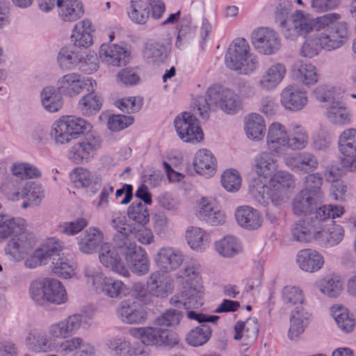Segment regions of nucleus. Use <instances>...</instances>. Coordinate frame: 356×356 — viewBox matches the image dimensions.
I'll list each match as a JSON object with an SVG mask.
<instances>
[{
	"mask_svg": "<svg viewBox=\"0 0 356 356\" xmlns=\"http://www.w3.org/2000/svg\"><path fill=\"white\" fill-rule=\"evenodd\" d=\"M273 154L271 151H264L255 156L252 169L257 177H252L248 185L251 197L264 207L282 204L296 185L295 177L291 172L283 170L274 172L278 164Z\"/></svg>",
	"mask_w": 356,
	"mask_h": 356,
	"instance_id": "obj_1",
	"label": "nucleus"
},
{
	"mask_svg": "<svg viewBox=\"0 0 356 356\" xmlns=\"http://www.w3.org/2000/svg\"><path fill=\"white\" fill-rule=\"evenodd\" d=\"M91 125L86 120L75 116H63L51 126V136L58 145L69 143L76 136L88 131L67 149L66 156L74 164L90 162L101 147L97 134L91 131Z\"/></svg>",
	"mask_w": 356,
	"mask_h": 356,
	"instance_id": "obj_2",
	"label": "nucleus"
},
{
	"mask_svg": "<svg viewBox=\"0 0 356 356\" xmlns=\"http://www.w3.org/2000/svg\"><path fill=\"white\" fill-rule=\"evenodd\" d=\"M9 236L11 238L6 245L5 252L15 261L23 260L38 242L35 234L29 229L25 219L2 215L0 216V240Z\"/></svg>",
	"mask_w": 356,
	"mask_h": 356,
	"instance_id": "obj_3",
	"label": "nucleus"
},
{
	"mask_svg": "<svg viewBox=\"0 0 356 356\" xmlns=\"http://www.w3.org/2000/svg\"><path fill=\"white\" fill-rule=\"evenodd\" d=\"M309 136L307 129L300 124H292L288 131L278 122L271 123L267 129L266 145L269 151L284 156L288 150L301 151L309 145Z\"/></svg>",
	"mask_w": 356,
	"mask_h": 356,
	"instance_id": "obj_4",
	"label": "nucleus"
},
{
	"mask_svg": "<svg viewBox=\"0 0 356 356\" xmlns=\"http://www.w3.org/2000/svg\"><path fill=\"white\" fill-rule=\"evenodd\" d=\"M241 108V101L234 91L215 86L207 90L206 97L197 98L193 111L203 119H207L211 110L220 108L227 114L234 115Z\"/></svg>",
	"mask_w": 356,
	"mask_h": 356,
	"instance_id": "obj_5",
	"label": "nucleus"
},
{
	"mask_svg": "<svg viewBox=\"0 0 356 356\" xmlns=\"http://www.w3.org/2000/svg\"><path fill=\"white\" fill-rule=\"evenodd\" d=\"M341 19L337 13H330L314 17L310 13L296 10L289 17L288 24L283 30L282 35L289 40H295L300 35H309L316 30L319 31Z\"/></svg>",
	"mask_w": 356,
	"mask_h": 356,
	"instance_id": "obj_6",
	"label": "nucleus"
},
{
	"mask_svg": "<svg viewBox=\"0 0 356 356\" xmlns=\"http://www.w3.org/2000/svg\"><path fill=\"white\" fill-rule=\"evenodd\" d=\"M225 63L227 68L240 74L249 75L259 67V58L252 51L249 42L243 38L234 39L229 45Z\"/></svg>",
	"mask_w": 356,
	"mask_h": 356,
	"instance_id": "obj_7",
	"label": "nucleus"
},
{
	"mask_svg": "<svg viewBox=\"0 0 356 356\" xmlns=\"http://www.w3.org/2000/svg\"><path fill=\"white\" fill-rule=\"evenodd\" d=\"M32 300L39 305L65 304L68 300L64 285L58 280L43 277L33 281L29 287Z\"/></svg>",
	"mask_w": 356,
	"mask_h": 356,
	"instance_id": "obj_8",
	"label": "nucleus"
},
{
	"mask_svg": "<svg viewBox=\"0 0 356 356\" xmlns=\"http://www.w3.org/2000/svg\"><path fill=\"white\" fill-rule=\"evenodd\" d=\"M120 234L113 238V244L104 243L101 245L98 258L99 262L108 270L124 277H129L130 273L120 255L124 257V252L130 241H122Z\"/></svg>",
	"mask_w": 356,
	"mask_h": 356,
	"instance_id": "obj_9",
	"label": "nucleus"
},
{
	"mask_svg": "<svg viewBox=\"0 0 356 356\" xmlns=\"http://www.w3.org/2000/svg\"><path fill=\"white\" fill-rule=\"evenodd\" d=\"M128 332L131 337L139 339L141 343L145 346H173L179 343V337L177 333L159 327H131Z\"/></svg>",
	"mask_w": 356,
	"mask_h": 356,
	"instance_id": "obj_10",
	"label": "nucleus"
},
{
	"mask_svg": "<svg viewBox=\"0 0 356 356\" xmlns=\"http://www.w3.org/2000/svg\"><path fill=\"white\" fill-rule=\"evenodd\" d=\"M174 124L178 136L183 142L197 143L204 138L197 119L189 112H183L177 115Z\"/></svg>",
	"mask_w": 356,
	"mask_h": 356,
	"instance_id": "obj_11",
	"label": "nucleus"
},
{
	"mask_svg": "<svg viewBox=\"0 0 356 356\" xmlns=\"http://www.w3.org/2000/svg\"><path fill=\"white\" fill-rule=\"evenodd\" d=\"M251 42L258 53L266 56L275 54L281 47L279 34L267 27L254 29L251 34Z\"/></svg>",
	"mask_w": 356,
	"mask_h": 356,
	"instance_id": "obj_12",
	"label": "nucleus"
},
{
	"mask_svg": "<svg viewBox=\"0 0 356 356\" xmlns=\"http://www.w3.org/2000/svg\"><path fill=\"white\" fill-rule=\"evenodd\" d=\"M83 323L86 316L81 314H71L47 327V334L51 339H65L76 334Z\"/></svg>",
	"mask_w": 356,
	"mask_h": 356,
	"instance_id": "obj_13",
	"label": "nucleus"
},
{
	"mask_svg": "<svg viewBox=\"0 0 356 356\" xmlns=\"http://www.w3.org/2000/svg\"><path fill=\"white\" fill-rule=\"evenodd\" d=\"M96 86V81L90 77H83L80 74L70 72L60 76L57 81L58 90L65 96L74 97L83 90L89 91Z\"/></svg>",
	"mask_w": 356,
	"mask_h": 356,
	"instance_id": "obj_14",
	"label": "nucleus"
},
{
	"mask_svg": "<svg viewBox=\"0 0 356 356\" xmlns=\"http://www.w3.org/2000/svg\"><path fill=\"white\" fill-rule=\"evenodd\" d=\"M307 216L296 222L291 229L292 238L302 243H318L321 222L318 218Z\"/></svg>",
	"mask_w": 356,
	"mask_h": 356,
	"instance_id": "obj_15",
	"label": "nucleus"
},
{
	"mask_svg": "<svg viewBox=\"0 0 356 356\" xmlns=\"http://www.w3.org/2000/svg\"><path fill=\"white\" fill-rule=\"evenodd\" d=\"M60 242L54 238H48L34 250L24 261V266L30 269L46 265L52 256L61 251Z\"/></svg>",
	"mask_w": 356,
	"mask_h": 356,
	"instance_id": "obj_16",
	"label": "nucleus"
},
{
	"mask_svg": "<svg viewBox=\"0 0 356 356\" xmlns=\"http://www.w3.org/2000/svg\"><path fill=\"white\" fill-rule=\"evenodd\" d=\"M118 318L124 324L140 325L145 323L147 316L144 308L133 300L121 301L115 310Z\"/></svg>",
	"mask_w": 356,
	"mask_h": 356,
	"instance_id": "obj_17",
	"label": "nucleus"
},
{
	"mask_svg": "<svg viewBox=\"0 0 356 356\" xmlns=\"http://www.w3.org/2000/svg\"><path fill=\"white\" fill-rule=\"evenodd\" d=\"M284 165L294 172L309 173L318 168L316 156L309 152H299L284 154L282 158Z\"/></svg>",
	"mask_w": 356,
	"mask_h": 356,
	"instance_id": "obj_18",
	"label": "nucleus"
},
{
	"mask_svg": "<svg viewBox=\"0 0 356 356\" xmlns=\"http://www.w3.org/2000/svg\"><path fill=\"white\" fill-rule=\"evenodd\" d=\"M339 150L343 158V167L350 172L356 171V129L344 130L339 138Z\"/></svg>",
	"mask_w": 356,
	"mask_h": 356,
	"instance_id": "obj_19",
	"label": "nucleus"
},
{
	"mask_svg": "<svg viewBox=\"0 0 356 356\" xmlns=\"http://www.w3.org/2000/svg\"><path fill=\"white\" fill-rule=\"evenodd\" d=\"M280 104L286 111H300L308 104L307 92L296 85H289L280 93Z\"/></svg>",
	"mask_w": 356,
	"mask_h": 356,
	"instance_id": "obj_20",
	"label": "nucleus"
},
{
	"mask_svg": "<svg viewBox=\"0 0 356 356\" xmlns=\"http://www.w3.org/2000/svg\"><path fill=\"white\" fill-rule=\"evenodd\" d=\"M124 252V259L131 272L138 275H143L149 270V261L147 254L134 241H130Z\"/></svg>",
	"mask_w": 356,
	"mask_h": 356,
	"instance_id": "obj_21",
	"label": "nucleus"
},
{
	"mask_svg": "<svg viewBox=\"0 0 356 356\" xmlns=\"http://www.w3.org/2000/svg\"><path fill=\"white\" fill-rule=\"evenodd\" d=\"M159 271L167 273L177 269L184 261L182 252L172 247L161 248L154 257Z\"/></svg>",
	"mask_w": 356,
	"mask_h": 356,
	"instance_id": "obj_22",
	"label": "nucleus"
},
{
	"mask_svg": "<svg viewBox=\"0 0 356 356\" xmlns=\"http://www.w3.org/2000/svg\"><path fill=\"white\" fill-rule=\"evenodd\" d=\"M78 351L79 356H95L93 345L81 337H72L57 344L56 353L60 356H69Z\"/></svg>",
	"mask_w": 356,
	"mask_h": 356,
	"instance_id": "obj_23",
	"label": "nucleus"
},
{
	"mask_svg": "<svg viewBox=\"0 0 356 356\" xmlns=\"http://www.w3.org/2000/svg\"><path fill=\"white\" fill-rule=\"evenodd\" d=\"M129 56V51L123 46L116 44L104 43L98 51L99 60L113 67L126 65Z\"/></svg>",
	"mask_w": 356,
	"mask_h": 356,
	"instance_id": "obj_24",
	"label": "nucleus"
},
{
	"mask_svg": "<svg viewBox=\"0 0 356 356\" xmlns=\"http://www.w3.org/2000/svg\"><path fill=\"white\" fill-rule=\"evenodd\" d=\"M323 200L307 191L300 190L294 196L292 202V210L295 215L315 217L318 204Z\"/></svg>",
	"mask_w": 356,
	"mask_h": 356,
	"instance_id": "obj_25",
	"label": "nucleus"
},
{
	"mask_svg": "<svg viewBox=\"0 0 356 356\" xmlns=\"http://www.w3.org/2000/svg\"><path fill=\"white\" fill-rule=\"evenodd\" d=\"M286 74V67L284 64L273 63L264 70L257 81V86L261 90H273L282 82Z\"/></svg>",
	"mask_w": 356,
	"mask_h": 356,
	"instance_id": "obj_26",
	"label": "nucleus"
},
{
	"mask_svg": "<svg viewBox=\"0 0 356 356\" xmlns=\"http://www.w3.org/2000/svg\"><path fill=\"white\" fill-rule=\"evenodd\" d=\"M296 262L302 270L314 273L323 268L325 265V259L316 250L305 248L298 252Z\"/></svg>",
	"mask_w": 356,
	"mask_h": 356,
	"instance_id": "obj_27",
	"label": "nucleus"
},
{
	"mask_svg": "<svg viewBox=\"0 0 356 356\" xmlns=\"http://www.w3.org/2000/svg\"><path fill=\"white\" fill-rule=\"evenodd\" d=\"M193 164L196 173L206 178L214 176L217 170L216 158L206 148L200 149L195 152Z\"/></svg>",
	"mask_w": 356,
	"mask_h": 356,
	"instance_id": "obj_28",
	"label": "nucleus"
},
{
	"mask_svg": "<svg viewBox=\"0 0 356 356\" xmlns=\"http://www.w3.org/2000/svg\"><path fill=\"white\" fill-rule=\"evenodd\" d=\"M147 284L151 289L152 298H165L171 294L174 289L172 277L159 270L149 275Z\"/></svg>",
	"mask_w": 356,
	"mask_h": 356,
	"instance_id": "obj_29",
	"label": "nucleus"
},
{
	"mask_svg": "<svg viewBox=\"0 0 356 356\" xmlns=\"http://www.w3.org/2000/svg\"><path fill=\"white\" fill-rule=\"evenodd\" d=\"M321 41L327 50L342 46L348 40V28L345 22H339L320 33Z\"/></svg>",
	"mask_w": 356,
	"mask_h": 356,
	"instance_id": "obj_30",
	"label": "nucleus"
},
{
	"mask_svg": "<svg viewBox=\"0 0 356 356\" xmlns=\"http://www.w3.org/2000/svg\"><path fill=\"white\" fill-rule=\"evenodd\" d=\"M104 234L97 227H91L76 238L79 250L85 254H92L104 241Z\"/></svg>",
	"mask_w": 356,
	"mask_h": 356,
	"instance_id": "obj_31",
	"label": "nucleus"
},
{
	"mask_svg": "<svg viewBox=\"0 0 356 356\" xmlns=\"http://www.w3.org/2000/svg\"><path fill=\"white\" fill-rule=\"evenodd\" d=\"M234 217L237 224L245 229L255 230L262 224L261 213L256 209L248 205L236 207Z\"/></svg>",
	"mask_w": 356,
	"mask_h": 356,
	"instance_id": "obj_32",
	"label": "nucleus"
},
{
	"mask_svg": "<svg viewBox=\"0 0 356 356\" xmlns=\"http://www.w3.org/2000/svg\"><path fill=\"white\" fill-rule=\"evenodd\" d=\"M259 332V325L255 318L238 321L234 325V339L241 341V346L249 347L255 341Z\"/></svg>",
	"mask_w": 356,
	"mask_h": 356,
	"instance_id": "obj_33",
	"label": "nucleus"
},
{
	"mask_svg": "<svg viewBox=\"0 0 356 356\" xmlns=\"http://www.w3.org/2000/svg\"><path fill=\"white\" fill-rule=\"evenodd\" d=\"M185 239L190 248L196 252H204L211 244L210 234L197 226L187 227Z\"/></svg>",
	"mask_w": 356,
	"mask_h": 356,
	"instance_id": "obj_34",
	"label": "nucleus"
},
{
	"mask_svg": "<svg viewBox=\"0 0 356 356\" xmlns=\"http://www.w3.org/2000/svg\"><path fill=\"white\" fill-rule=\"evenodd\" d=\"M83 58L81 50L72 44L62 47L57 55L56 61L62 70H72L79 67Z\"/></svg>",
	"mask_w": 356,
	"mask_h": 356,
	"instance_id": "obj_35",
	"label": "nucleus"
},
{
	"mask_svg": "<svg viewBox=\"0 0 356 356\" xmlns=\"http://www.w3.org/2000/svg\"><path fill=\"white\" fill-rule=\"evenodd\" d=\"M244 131L249 140L255 142L262 140L266 131L264 118L256 113L248 115L244 121Z\"/></svg>",
	"mask_w": 356,
	"mask_h": 356,
	"instance_id": "obj_36",
	"label": "nucleus"
},
{
	"mask_svg": "<svg viewBox=\"0 0 356 356\" xmlns=\"http://www.w3.org/2000/svg\"><path fill=\"white\" fill-rule=\"evenodd\" d=\"M84 14V8L80 0H60L58 1V16L65 22H72L80 19Z\"/></svg>",
	"mask_w": 356,
	"mask_h": 356,
	"instance_id": "obj_37",
	"label": "nucleus"
},
{
	"mask_svg": "<svg viewBox=\"0 0 356 356\" xmlns=\"http://www.w3.org/2000/svg\"><path fill=\"white\" fill-rule=\"evenodd\" d=\"M94 31L92 22L88 19L76 23L72 30L71 39L73 46L79 47H89L92 44V33Z\"/></svg>",
	"mask_w": 356,
	"mask_h": 356,
	"instance_id": "obj_38",
	"label": "nucleus"
},
{
	"mask_svg": "<svg viewBox=\"0 0 356 356\" xmlns=\"http://www.w3.org/2000/svg\"><path fill=\"white\" fill-rule=\"evenodd\" d=\"M26 348L34 353H47L52 350V340L47 333L35 329L27 335L25 341Z\"/></svg>",
	"mask_w": 356,
	"mask_h": 356,
	"instance_id": "obj_39",
	"label": "nucleus"
},
{
	"mask_svg": "<svg viewBox=\"0 0 356 356\" xmlns=\"http://www.w3.org/2000/svg\"><path fill=\"white\" fill-rule=\"evenodd\" d=\"M62 93L52 86L44 87L40 92V101L44 109L49 113L58 112L63 106Z\"/></svg>",
	"mask_w": 356,
	"mask_h": 356,
	"instance_id": "obj_40",
	"label": "nucleus"
},
{
	"mask_svg": "<svg viewBox=\"0 0 356 356\" xmlns=\"http://www.w3.org/2000/svg\"><path fill=\"white\" fill-rule=\"evenodd\" d=\"M314 286L323 295L329 298H337L341 293L343 286L339 276L330 275L316 280Z\"/></svg>",
	"mask_w": 356,
	"mask_h": 356,
	"instance_id": "obj_41",
	"label": "nucleus"
},
{
	"mask_svg": "<svg viewBox=\"0 0 356 356\" xmlns=\"http://www.w3.org/2000/svg\"><path fill=\"white\" fill-rule=\"evenodd\" d=\"M330 224L323 225L321 222L319 230L318 243L334 246L339 244L343 238V228L339 225L334 224L332 220H329Z\"/></svg>",
	"mask_w": 356,
	"mask_h": 356,
	"instance_id": "obj_42",
	"label": "nucleus"
},
{
	"mask_svg": "<svg viewBox=\"0 0 356 356\" xmlns=\"http://www.w3.org/2000/svg\"><path fill=\"white\" fill-rule=\"evenodd\" d=\"M293 76L299 82L306 86L313 85L318 81L316 68L310 63L298 60L292 67Z\"/></svg>",
	"mask_w": 356,
	"mask_h": 356,
	"instance_id": "obj_43",
	"label": "nucleus"
},
{
	"mask_svg": "<svg viewBox=\"0 0 356 356\" xmlns=\"http://www.w3.org/2000/svg\"><path fill=\"white\" fill-rule=\"evenodd\" d=\"M203 288L200 283L185 286L181 292V297L184 298V309L189 310L200 307L203 305Z\"/></svg>",
	"mask_w": 356,
	"mask_h": 356,
	"instance_id": "obj_44",
	"label": "nucleus"
},
{
	"mask_svg": "<svg viewBox=\"0 0 356 356\" xmlns=\"http://www.w3.org/2000/svg\"><path fill=\"white\" fill-rule=\"evenodd\" d=\"M168 47L163 43L149 40L143 47V55L145 60L149 63L160 65L165 61L168 56Z\"/></svg>",
	"mask_w": 356,
	"mask_h": 356,
	"instance_id": "obj_45",
	"label": "nucleus"
},
{
	"mask_svg": "<svg viewBox=\"0 0 356 356\" xmlns=\"http://www.w3.org/2000/svg\"><path fill=\"white\" fill-rule=\"evenodd\" d=\"M96 293L110 298H121L127 294L128 288L122 280L106 276Z\"/></svg>",
	"mask_w": 356,
	"mask_h": 356,
	"instance_id": "obj_46",
	"label": "nucleus"
},
{
	"mask_svg": "<svg viewBox=\"0 0 356 356\" xmlns=\"http://www.w3.org/2000/svg\"><path fill=\"white\" fill-rule=\"evenodd\" d=\"M332 318L338 327L343 332H351L355 326L354 316L343 305H334L330 308Z\"/></svg>",
	"mask_w": 356,
	"mask_h": 356,
	"instance_id": "obj_47",
	"label": "nucleus"
},
{
	"mask_svg": "<svg viewBox=\"0 0 356 356\" xmlns=\"http://www.w3.org/2000/svg\"><path fill=\"white\" fill-rule=\"evenodd\" d=\"M1 189L9 200L19 201L24 199L25 182L13 177H6L1 184Z\"/></svg>",
	"mask_w": 356,
	"mask_h": 356,
	"instance_id": "obj_48",
	"label": "nucleus"
},
{
	"mask_svg": "<svg viewBox=\"0 0 356 356\" xmlns=\"http://www.w3.org/2000/svg\"><path fill=\"white\" fill-rule=\"evenodd\" d=\"M215 248L217 252L224 257H233L242 252L241 242L232 235H227L216 241Z\"/></svg>",
	"mask_w": 356,
	"mask_h": 356,
	"instance_id": "obj_49",
	"label": "nucleus"
},
{
	"mask_svg": "<svg viewBox=\"0 0 356 356\" xmlns=\"http://www.w3.org/2000/svg\"><path fill=\"white\" fill-rule=\"evenodd\" d=\"M309 314L302 309L297 308L291 313L288 334L291 340H296L304 332L309 323Z\"/></svg>",
	"mask_w": 356,
	"mask_h": 356,
	"instance_id": "obj_50",
	"label": "nucleus"
},
{
	"mask_svg": "<svg viewBox=\"0 0 356 356\" xmlns=\"http://www.w3.org/2000/svg\"><path fill=\"white\" fill-rule=\"evenodd\" d=\"M326 117L334 124L345 125L350 122L351 115L343 104L333 101L326 110Z\"/></svg>",
	"mask_w": 356,
	"mask_h": 356,
	"instance_id": "obj_51",
	"label": "nucleus"
},
{
	"mask_svg": "<svg viewBox=\"0 0 356 356\" xmlns=\"http://www.w3.org/2000/svg\"><path fill=\"white\" fill-rule=\"evenodd\" d=\"M92 90H90L89 92L79 100L77 107L82 115L85 116H90L97 113L102 107V99L97 95Z\"/></svg>",
	"mask_w": 356,
	"mask_h": 356,
	"instance_id": "obj_52",
	"label": "nucleus"
},
{
	"mask_svg": "<svg viewBox=\"0 0 356 356\" xmlns=\"http://www.w3.org/2000/svg\"><path fill=\"white\" fill-rule=\"evenodd\" d=\"M10 171L12 177L23 181V179H37L42 173L39 168L27 162L17 161L11 164Z\"/></svg>",
	"mask_w": 356,
	"mask_h": 356,
	"instance_id": "obj_53",
	"label": "nucleus"
},
{
	"mask_svg": "<svg viewBox=\"0 0 356 356\" xmlns=\"http://www.w3.org/2000/svg\"><path fill=\"white\" fill-rule=\"evenodd\" d=\"M212 330L210 326L202 324L191 330L186 335V343L193 347L205 344L211 338Z\"/></svg>",
	"mask_w": 356,
	"mask_h": 356,
	"instance_id": "obj_54",
	"label": "nucleus"
},
{
	"mask_svg": "<svg viewBox=\"0 0 356 356\" xmlns=\"http://www.w3.org/2000/svg\"><path fill=\"white\" fill-rule=\"evenodd\" d=\"M322 49H325V47L321 41V35L314 33L305 37L300 54L303 57L312 58L316 56Z\"/></svg>",
	"mask_w": 356,
	"mask_h": 356,
	"instance_id": "obj_55",
	"label": "nucleus"
},
{
	"mask_svg": "<svg viewBox=\"0 0 356 356\" xmlns=\"http://www.w3.org/2000/svg\"><path fill=\"white\" fill-rule=\"evenodd\" d=\"M83 275L86 284L90 286L95 293L106 277L101 267L94 264L85 266L83 269Z\"/></svg>",
	"mask_w": 356,
	"mask_h": 356,
	"instance_id": "obj_56",
	"label": "nucleus"
},
{
	"mask_svg": "<svg viewBox=\"0 0 356 356\" xmlns=\"http://www.w3.org/2000/svg\"><path fill=\"white\" fill-rule=\"evenodd\" d=\"M76 264L72 260L64 256L59 257L52 262L53 273L63 279H70L76 274Z\"/></svg>",
	"mask_w": 356,
	"mask_h": 356,
	"instance_id": "obj_57",
	"label": "nucleus"
},
{
	"mask_svg": "<svg viewBox=\"0 0 356 356\" xmlns=\"http://www.w3.org/2000/svg\"><path fill=\"white\" fill-rule=\"evenodd\" d=\"M303 182L305 187L302 190L307 191L311 195L323 200L324 192L322 189L323 178L321 173L313 172L308 174L304 177Z\"/></svg>",
	"mask_w": 356,
	"mask_h": 356,
	"instance_id": "obj_58",
	"label": "nucleus"
},
{
	"mask_svg": "<svg viewBox=\"0 0 356 356\" xmlns=\"http://www.w3.org/2000/svg\"><path fill=\"white\" fill-rule=\"evenodd\" d=\"M130 220L138 225H145L149 222V211L145 204L142 202H134L127 211Z\"/></svg>",
	"mask_w": 356,
	"mask_h": 356,
	"instance_id": "obj_59",
	"label": "nucleus"
},
{
	"mask_svg": "<svg viewBox=\"0 0 356 356\" xmlns=\"http://www.w3.org/2000/svg\"><path fill=\"white\" fill-rule=\"evenodd\" d=\"M128 15L134 22L144 24L149 19V10L143 1L136 0L131 2Z\"/></svg>",
	"mask_w": 356,
	"mask_h": 356,
	"instance_id": "obj_60",
	"label": "nucleus"
},
{
	"mask_svg": "<svg viewBox=\"0 0 356 356\" xmlns=\"http://www.w3.org/2000/svg\"><path fill=\"white\" fill-rule=\"evenodd\" d=\"M24 199L31 205L38 206L44 197V189L42 185L36 181L25 182Z\"/></svg>",
	"mask_w": 356,
	"mask_h": 356,
	"instance_id": "obj_61",
	"label": "nucleus"
},
{
	"mask_svg": "<svg viewBox=\"0 0 356 356\" xmlns=\"http://www.w3.org/2000/svg\"><path fill=\"white\" fill-rule=\"evenodd\" d=\"M282 300L285 305L290 306L302 305L305 302L302 290L292 285H287L282 290Z\"/></svg>",
	"mask_w": 356,
	"mask_h": 356,
	"instance_id": "obj_62",
	"label": "nucleus"
},
{
	"mask_svg": "<svg viewBox=\"0 0 356 356\" xmlns=\"http://www.w3.org/2000/svg\"><path fill=\"white\" fill-rule=\"evenodd\" d=\"M70 177L74 186L77 188H87L91 185L94 180V175L88 169L77 167L70 173Z\"/></svg>",
	"mask_w": 356,
	"mask_h": 356,
	"instance_id": "obj_63",
	"label": "nucleus"
},
{
	"mask_svg": "<svg viewBox=\"0 0 356 356\" xmlns=\"http://www.w3.org/2000/svg\"><path fill=\"white\" fill-rule=\"evenodd\" d=\"M183 313L175 309H168L163 312L154 321L156 325L175 327L181 322Z\"/></svg>",
	"mask_w": 356,
	"mask_h": 356,
	"instance_id": "obj_64",
	"label": "nucleus"
}]
</instances>
